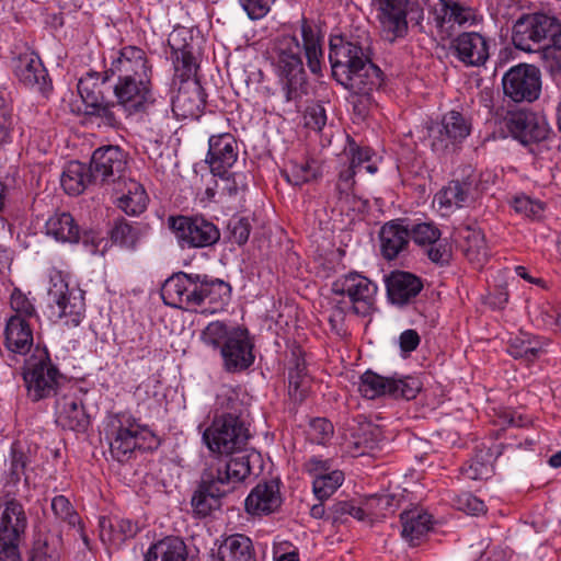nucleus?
I'll return each mask as SVG.
<instances>
[{
  "instance_id": "obj_1",
  "label": "nucleus",
  "mask_w": 561,
  "mask_h": 561,
  "mask_svg": "<svg viewBox=\"0 0 561 561\" xmlns=\"http://www.w3.org/2000/svg\"><path fill=\"white\" fill-rule=\"evenodd\" d=\"M302 46L296 35L283 34L273 41L271 59L286 102H300L308 94V76L302 60L313 75H320L323 61L322 38L306 19L300 21Z\"/></svg>"
},
{
  "instance_id": "obj_2",
  "label": "nucleus",
  "mask_w": 561,
  "mask_h": 561,
  "mask_svg": "<svg viewBox=\"0 0 561 561\" xmlns=\"http://www.w3.org/2000/svg\"><path fill=\"white\" fill-rule=\"evenodd\" d=\"M152 77V64L146 51L137 46H125L104 71L103 80L115 79L114 96L129 116L146 113L154 105Z\"/></svg>"
},
{
  "instance_id": "obj_3",
  "label": "nucleus",
  "mask_w": 561,
  "mask_h": 561,
  "mask_svg": "<svg viewBox=\"0 0 561 561\" xmlns=\"http://www.w3.org/2000/svg\"><path fill=\"white\" fill-rule=\"evenodd\" d=\"M329 60L332 76L337 83L359 96L355 108H366L370 93L378 90L383 81L382 71L370 59L368 48L357 42L330 44Z\"/></svg>"
},
{
  "instance_id": "obj_4",
  "label": "nucleus",
  "mask_w": 561,
  "mask_h": 561,
  "mask_svg": "<svg viewBox=\"0 0 561 561\" xmlns=\"http://www.w3.org/2000/svg\"><path fill=\"white\" fill-rule=\"evenodd\" d=\"M251 473L249 457L216 456L208 459L191 499L195 516L205 518L220 510L221 499L232 492Z\"/></svg>"
},
{
  "instance_id": "obj_5",
  "label": "nucleus",
  "mask_w": 561,
  "mask_h": 561,
  "mask_svg": "<svg viewBox=\"0 0 561 561\" xmlns=\"http://www.w3.org/2000/svg\"><path fill=\"white\" fill-rule=\"evenodd\" d=\"M201 340L208 347L219 351L227 373L243 371L254 363V345L245 328L211 321L201 332Z\"/></svg>"
},
{
  "instance_id": "obj_6",
  "label": "nucleus",
  "mask_w": 561,
  "mask_h": 561,
  "mask_svg": "<svg viewBox=\"0 0 561 561\" xmlns=\"http://www.w3.org/2000/svg\"><path fill=\"white\" fill-rule=\"evenodd\" d=\"M106 437L110 453L118 462L129 460L136 449L153 450L160 445L158 436L128 413H116L108 417Z\"/></svg>"
},
{
  "instance_id": "obj_7",
  "label": "nucleus",
  "mask_w": 561,
  "mask_h": 561,
  "mask_svg": "<svg viewBox=\"0 0 561 561\" xmlns=\"http://www.w3.org/2000/svg\"><path fill=\"white\" fill-rule=\"evenodd\" d=\"M512 41L527 53L561 48V22L545 13L523 14L513 26Z\"/></svg>"
},
{
  "instance_id": "obj_8",
  "label": "nucleus",
  "mask_w": 561,
  "mask_h": 561,
  "mask_svg": "<svg viewBox=\"0 0 561 561\" xmlns=\"http://www.w3.org/2000/svg\"><path fill=\"white\" fill-rule=\"evenodd\" d=\"M250 436L248 424L240 413L224 412L216 415L204 431L203 440L210 451L230 455L242 450Z\"/></svg>"
},
{
  "instance_id": "obj_9",
  "label": "nucleus",
  "mask_w": 561,
  "mask_h": 561,
  "mask_svg": "<svg viewBox=\"0 0 561 561\" xmlns=\"http://www.w3.org/2000/svg\"><path fill=\"white\" fill-rule=\"evenodd\" d=\"M22 376L27 397L34 402L57 394L64 378L57 366L53 364L48 352L39 348H36L25 360Z\"/></svg>"
},
{
  "instance_id": "obj_10",
  "label": "nucleus",
  "mask_w": 561,
  "mask_h": 561,
  "mask_svg": "<svg viewBox=\"0 0 561 561\" xmlns=\"http://www.w3.org/2000/svg\"><path fill=\"white\" fill-rule=\"evenodd\" d=\"M169 226L182 248H207L220 239L218 227L202 216L170 217Z\"/></svg>"
},
{
  "instance_id": "obj_11",
  "label": "nucleus",
  "mask_w": 561,
  "mask_h": 561,
  "mask_svg": "<svg viewBox=\"0 0 561 561\" xmlns=\"http://www.w3.org/2000/svg\"><path fill=\"white\" fill-rule=\"evenodd\" d=\"M335 295L347 296L350 309L362 317L375 310L377 285L356 272L337 278L332 285Z\"/></svg>"
},
{
  "instance_id": "obj_12",
  "label": "nucleus",
  "mask_w": 561,
  "mask_h": 561,
  "mask_svg": "<svg viewBox=\"0 0 561 561\" xmlns=\"http://www.w3.org/2000/svg\"><path fill=\"white\" fill-rule=\"evenodd\" d=\"M47 295L53 317L66 318V324L73 327L80 324L85 311L84 297L80 290L69 289L68 283L62 276L56 274L50 278Z\"/></svg>"
},
{
  "instance_id": "obj_13",
  "label": "nucleus",
  "mask_w": 561,
  "mask_h": 561,
  "mask_svg": "<svg viewBox=\"0 0 561 561\" xmlns=\"http://www.w3.org/2000/svg\"><path fill=\"white\" fill-rule=\"evenodd\" d=\"M470 121L460 112L450 111L439 123L428 127L431 148L438 154L453 152L470 135Z\"/></svg>"
},
{
  "instance_id": "obj_14",
  "label": "nucleus",
  "mask_w": 561,
  "mask_h": 561,
  "mask_svg": "<svg viewBox=\"0 0 561 561\" xmlns=\"http://www.w3.org/2000/svg\"><path fill=\"white\" fill-rule=\"evenodd\" d=\"M128 156L118 146H103L94 150L91 161V178L95 184L114 185L125 182Z\"/></svg>"
},
{
  "instance_id": "obj_15",
  "label": "nucleus",
  "mask_w": 561,
  "mask_h": 561,
  "mask_svg": "<svg viewBox=\"0 0 561 561\" xmlns=\"http://www.w3.org/2000/svg\"><path fill=\"white\" fill-rule=\"evenodd\" d=\"M201 275L178 272L162 285L161 298L167 306L185 311H197L201 288Z\"/></svg>"
},
{
  "instance_id": "obj_16",
  "label": "nucleus",
  "mask_w": 561,
  "mask_h": 561,
  "mask_svg": "<svg viewBox=\"0 0 561 561\" xmlns=\"http://www.w3.org/2000/svg\"><path fill=\"white\" fill-rule=\"evenodd\" d=\"M505 96L513 102L531 103L541 92V73L534 65L520 64L512 67L502 79Z\"/></svg>"
},
{
  "instance_id": "obj_17",
  "label": "nucleus",
  "mask_w": 561,
  "mask_h": 561,
  "mask_svg": "<svg viewBox=\"0 0 561 561\" xmlns=\"http://www.w3.org/2000/svg\"><path fill=\"white\" fill-rule=\"evenodd\" d=\"M408 231L410 240L424 250L431 262L440 266L449 264L451 248L433 221L410 224L408 219Z\"/></svg>"
},
{
  "instance_id": "obj_18",
  "label": "nucleus",
  "mask_w": 561,
  "mask_h": 561,
  "mask_svg": "<svg viewBox=\"0 0 561 561\" xmlns=\"http://www.w3.org/2000/svg\"><path fill=\"white\" fill-rule=\"evenodd\" d=\"M87 392L78 386H71L56 400L57 423L70 431L83 433L90 425V416L83 405Z\"/></svg>"
},
{
  "instance_id": "obj_19",
  "label": "nucleus",
  "mask_w": 561,
  "mask_h": 561,
  "mask_svg": "<svg viewBox=\"0 0 561 561\" xmlns=\"http://www.w3.org/2000/svg\"><path fill=\"white\" fill-rule=\"evenodd\" d=\"M371 150L360 147L353 138L347 137V144L340 156V171L335 185L339 199L347 201L353 194L357 170L371 159Z\"/></svg>"
},
{
  "instance_id": "obj_20",
  "label": "nucleus",
  "mask_w": 561,
  "mask_h": 561,
  "mask_svg": "<svg viewBox=\"0 0 561 561\" xmlns=\"http://www.w3.org/2000/svg\"><path fill=\"white\" fill-rule=\"evenodd\" d=\"M506 126L512 136L523 145L540 142L549 134V126L545 117L531 111L508 112Z\"/></svg>"
},
{
  "instance_id": "obj_21",
  "label": "nucleus",
  "mask_w": 561,
  "mask_h": 561,
  "mask_svg": "<svg viewBox=\"0 0 561 561\" xmlns=\"http://www.w3.org/2000/svg\"><path fill=\"white\" fill-rule=\"evenodd\" d=\"M385 285L389 302L400 308L414 304L424 287L421 277L405 271L386 275Z\"/></svg>"
},
{
  "instance_id": "obj_22",
  "label": "nucleus",
  "mask_w": 561,
  "mask_h": 561,
  "mask_svg": "<svg viewBox=\"0 0 561 561\" xmlns=\"http://www.w3.org/2000/svg\"><path fill=\"white\" fill-rule=\"evenodd\" d=\"M183 33L186 32L184 30L174 31L168 38L174 66L173 84L176 83V80H180L181 83H187L196 79L199 67L196 61L194 46L185 42V38L182 37Z\"/></svg>"
},
{
  "instance_id": "obj_23",
  "label": "nucleus",
  "mask_w": 561,
  "mask_h": 561,
  "mask_svg": "<svg viewBox=\"0 0 561 561\" xmlns=\"http://www.w3.org/2000/svg\"><path fill=\"white\" fill-rule=\"evenodd\" d=\"M28 518L24 506L15 499L7 501L0 512V543L23 545Z\"/></svg>"
},
{
  "instance_id": "obj_24",
  "label": "nucleus",
  "mask_w": 561,
  "mask_h": 561,
  "mask_svg": "<svg viewBox=\"0 0 561 561\" xmlns=\"http://www.w3.org/2000/svg\"><path fill=\"white\" fill-rule=\"evenodd\" d=\"M238 146L230 133L213 135L208 140L206 162L213 175L227 174L237 162Z\"/></svg>"
},
{
  "instance_id": "obj_25",
  "label": "nucleus",
  "mask_w": 561,
  "mask_h": 561,
  "mask_svg": "<svg viewBox=\"0 0 561 561\" xmlns=\"http://www.w3.org/2000/svg\"><path fill=\"white\" fill-rule=\"evenodd\" d=\"M379 10L382 32L388 41L403 37L408 32V10L410 0H375Z\"/></svg>"
},
{
  "instance_id": "obj_26",
  "label": "nucleus",
  "mask_w": 561,
  "mask_h": 561,
  "mask_svg": "<svg viewBox=\"0 0 561 561\" xmlns=\"http://www.w3.org/2000/svg\"><path fill=\"white\" fill-rule=\"evenodd\" d=\"M380 253L387 261H393L408 252L410 237L408 219L399 218L382 225L379 231Z\"/></svg>"
},
{
  "instance_id": "obj_27",
  "label": "nucleus",
  "mask_w": 561,
  "mask_h": 561,
  "mask_svg": "<svg viewBox=\"0 0 561 561\" xmlns=\"http://www.w3.org/2000/svg\"><path fill=\"white\" fill-rule=\"evenodd\" d=\"M206 104V93L197 79L181 83L178 94L172 99L173 113L183 119H197Z\"/></svg>"
},
{
  "instance_id": "obj_28",
  "label": "nucleus",
  "mask_w": 561,
  "mask_h": 561,
  "mask_svg": "<svg viewBox=\"0 0 561 561\" xmlns=\"http://www.w3.org/2000/svg\"><path fill=\"white\" fill-rule=\"evenodd\" d=\"M437 2L438 7L434 10L437 28H451L455 25L463 26L476 22V10L467 0H437Z\"/></svg>"
},
{
  "instance_id": "obj_29",
  "label": "nucleus",
  "mask_w": 561,
  "mask_h": 561,
  "mask_svg": "<svg viewBox=\"0 0 561 561\" xmlns=\"http://www.w3.org/2000/svg\"><path fill=\"white\" fill-rule=\"evenodd\" d=\"M198 309L203 312L215 313L225 309L231 299V286L229 283L208 276L201 275Z\"/></svg>"
},
{
  "instance_id": "obj_30",
  "label": "nucleus",
  "mask_w": 561,
  "mask_h": 561,
  "mask_svg": "<svg viewBox=\"0 0 561 561\" xmlns=\"http://www.w3.org/2000/svg\"><path fill=\"white\" fill-rule=\"evenodd\" d=\"M280 505L279 481L274 479L256 484L245 499V510L251 515H268Z\"/></svg>"
},
{
  "instance_id": "obj_31",
  "label": "nucleus",
  "mask_w": 561,
  "mask_h": 561,
  "mask_svg": "<svg viewBox=\"0 0 561 561\" xmlns=\"http://www.w3.org/2000/svg\"><path fill=\"white\" fill-rule=\"evenodd\" d=\"M14 72L25 87L43 93L50 88L48 72L41 58L34 53L21 55L16 60Z\"/></svg>"
},
{
  "instance_id": "obj_32",
  "label": "nucleus",
  "mask_w": 561,
  "mask_h": 561,
  "mask_svg": "<svg viewBox=\"0 0 561 561\" xmlns=\"http://www.w3.org/2000/svg\"><path fill=\"white\" fill-rule=\"evenodd\" d=\"M453 47L460 61L468 66H481L489 58V43L477 32L459 34L453 42Z\"/></svg>"
},
{
  "instance_id": "obj_33",
  "label": "nucleus",
  "mask_w": 561,
  "mask_h": 561,
  "mask_svg": "<svg viewBox=\"0 0 561 561\" xmlns=\"http://www.w3.org/2000/svg\"><path fill=\"white\" fill-rule=\"evenodd\" d=\"M33 342V330L25 318L14 314L8 319L3 344L10 353L26 355L31 351Z\"/></svg>"
},
{
  "instance_id": "obj_34",
  "label": "nucleus",
  "mask_w": 561,
  "mask_h": 561,
  "mask_svg": "<svg viewBox=\"0 0 561 561\" xmlns=\"http://www.w3.org/2000/svg\"><path fill=\"white\" fill-rule=\"evenodd\" d=\"M400 520L402 524L401 535L413 547L421 543L432 527V516L417 507L402 512Z\"/></svg>"
},
{
  "instance_id": "obj_35",
  "label": "nucleus",
  "mask_w": 561,
  "mask_h": 561,
  "mask_svg": "<svg viewBox=\"0 0 561 561\" xmlns=\"http://www.w3.org/2000/svg\"><path fill=\"white\" fill-rule=\"evenodd\" d=\"M459 244L465 256L481 266L488 259L489 251L481 229L467 226L458 231Z\"/></svg>"
},
{
  "instance_id": "obj_36",
  "label": "nucleus",
  "mask_w": 561,
  "mask_h": 561,
  "mask_svg": "<svg viewBox=\"0 0 561 561\" xmlns=\"http://www.w3.org/2000/svg\"><path fill=\"white\" fill-rule=\"evenodd\" d=\"M46 234L58 242L76 243L80 240V228L69 213H56L45 224Z\"/></svg>"
},
{
  "instance_id": "obj_37",
  "label": "nucleus",
  "mask_w": 561,
  "mask_h": 561,
  "mask_svg": "<svg viewBox=\"0 0 561 561\" xmlns=\"http://www.w3.org/2000/svg\"><path fill=\"white\" fill-rule=\"evenodd\" d=\"M218 554L221 561H257L251 539L242 534L227 537Z\"/></svg>"
},
{
  "instance_id": "obj_38",
  "label": "nucleus",
  "mask_w": 561,
  "mask_h": 561,
  "mask_svg": "<svg viewBox=\"0 0 561 561\" xmlns=\"http://www.w3.org/2000/svg\"><path fill=\"white\" fill-rule=\"evenodd\" d=\"M61 186L69 195L81 194L90 184H95L91 178L90 167L79 161H70L60 178Z\"/></svg>"
},
{
  "instance_id": "obj_39",
  "label": "nucleus",
  "mask_w": 561,
  "mask_h": 561,
  "mask_svg": "<svg viewBox=\"0 0 561 561\" xmlns=\"http://www.w3.org/2000/svg\"><path fill=\"white\" fill-rule=\"evenodd\" d=\"M186 558L184 541L178 537H165L150 546L144 561H186Z\"/></svg>"
},
{
  "instance_id": "obj_40",
  "label": "nucleus",
  "mask_w": 561,
  "mask_h": 561,
  "mask_svg": "<svg viewBox=\"0 0 561 561\" xmlns=\"http://www.w3.org/2000/svg\"><path fill=\"white\" fill-rule=\"evenodd\" d=\"M300 354V348L293 351V355L296 357L295 366L290 367L288 373V393L296 402H302L307 398L311 383L306 362Z\"/></svg>"
},
{
  "instance_id": "obj_41",
  "label": "nucleus",
  "mask_w": 561,
  "mask_h": 561,
  "mask_svg": "<svg viewBox=\"0 0 561 561\" xmlns=\"http://www.w3.org/2000/svg\"><path fill=\"white\" fill-rule=\"evenodd\" d=\"M125 185L126 193L118 198L117 207L126 215L138 216L146 210L149 197L139 182L128 180Z\"/></svg>"
},
{
  "instance_id": "obj_42",
  "label": "nucleus",
  "mask_w": 561,
  "mask_h": 561,
  "mask_svg": "<svg viewBox=\"0 0 561 561\" xmlns=\"http://www.w3.org/2000/svg\"><path fill=\"white\" fill-rule=\"evenodd\" d=\"M104 72L88 71L78 82V92L89 108L92 105H98L104 101L105 95L103 87L110 80H103Z\"/></svg>"
},
{
  "instance_id": "obj_43",
  "label": "nucleus",
  "mask_w": 561,
  "mask_h": 561,
  "mask_svg": "<svg viewBox=\"0 0 561 561\" xmlns=\"http://www.w3.org/2000/svg\"><path fill=\"white\" fill-rule=\"evenodd\" d=\"M473 180H455L440 191L439 203L445 207H463L472 198Z\"/></svg>"
},
{
  "instance_id": "obj_44",
  "label": "nucleus",
  "mask_w": 561,
  "mask_h": 561,
  "mask_svg": "<svg viewBox=\"0 0 561 561\" xmlns=\"http://www.w3.org/2000/svg\"><path fill=\"white\" fill-rule=\"evenodd\" d=\"M541 351L539 341L533 339L526 332H520L518 335L511 337L507 343V353L516 359L533 362Z\"/></svg>"
},
{
  "instance_id": "obj_45",
  "label": "nucleus",
  "mask_w": 561,
  "mask_h": 561,
  "mask_svg": "<svg viewBox=\"0 0 561 561\" xmlns=\"http://www.w3.org/2000/svg\"><path fill=\"white\" fill-rule=\"evenodd\" d=\"M101 537L104 539L105 533H108V540L114 542L125 541L133 538L139 531V526L127 518H113L101 520Z\"/></svg>"
},
{
  "instance_id": "obj_46",
  "label": "nucleus",
  "mask_w": 561,
  "mask_h": 561,
  "mask_svg": "<svg viewBox=\"0 0 561 561\" xmlns=\"http://www.w3.org/2000/svg\"><path fill=\"white\" fill-rule=\"evenodd\" d=\"M358 390L363 397L370 400L386 394L391 397V378L367 370L360 376Z\"/></svg>"
},
{
  "instance_id": "obj_47",
  "label": "nucleus",
  "mask_w": 561,
  "mask_h": 561,
  "mask_svg": "<svg viewBox=\"0 0 561 561\" xmlns=\"http://www.w3.org/2000/svg\"><path fill=\"white\" fill-rule=\"evenodd\" d=\"M344 474L340 470H332L324 476L313 479L312 489L316 497L323 502L328 500L343 483Z\"/></svg>"
},
{
  "instance_id": "obj_48",
  "label": "nucleus",
  "mask_w": 561,
  "mask_h": 561,
  "mask_svg": "<svg viewBox=\"0 0 561 561\" xmlns=\"http://www.w3.org/2000/svg\"><path fill=\"white\" fill-rule=\"evenodd\" d=\"M111 239L122 247L134 249L139 240V229L125 218H118L111 230Z\"/></svg>"
},
{
  "instance_id": "obj_49",
  "label": "nucleus",
  "mask_w": 561,
  "mask_h": 561,
  "mask_svg": "<svg viewBox=\"0 0 561 561\" xmlns=\"http://www.w3.org/2000/svg\"><path fill=\"white\" fill-rule=\"evenodd\" d=\"M350 516L363 522L366 518V511L354 501H339L329 508L328 519H331L332 524L345 523Z\"/></svg>"
},
{
  "instance_id": "obj_50",
  "label": "nucleus",
  "mask_w": 561,
  "mask_h": 561,
  "mask_svg": "<svg viewBox=\"0 0 561 561\" xmlns=\"http://www.w3.org/2000/svg\"><path fill=\"white\" fill-rule=\"evenodd\" d=\"M396 508L397 500L396 496L391 494L373 495L364 503L366 517H385L388 513H393Z\"/></svg>"
},
{
  "instance_id": "obj_51",
  "label": "nucleus",
  "mask_w": 561,
  "mask_h": 561,
  "mask_svg": "<svg viewBox=\"0 0 561 561\" xmlns=\"http://www.w3.org/2000/svg\"><path fill=\"white\" fill-rule=\"evenodd\" d=\"M422 389V382L417 377L405 376L403 378H391V397L394 399L412 400Z\"/></svg>"
},
{
  "instance_id": "obj_52",
  "label": "nucleus",
  "mask_w": 561,
  "mask_h": 561,
  "mask_svg": "<svg viewBox=\"0 0 561 561\" xmlns=\"http://www.w3.org/2000/svg\"><path fill=\"white\" fill-rule=\"evenodd\" d=\"M216 191L228 196H234L247 188L245 175L243 173H234L228 170L227 174L214 175Z\"/></svg>"
},
{
  "instance_id": "obj_53",
  "label": "nucleus",
  "mask_w": 561,
  "mask_h": 561,
  "mask_svg": "<svg viewBox=\"0 0 561 561\" xmlns=\"http://www.w3.org/2000/svg\"><path fill=\"white\" fill-rule=\"evenodd\" d=\"M91 111L88 113L91 115H95L100 117L104 125L117 128L121 125V119L117 116L115 110H122L118 105L117 100L115 99V102H107L105 99L104 101L100 102L98 105L90 106Z\"/></svg>"
},
{
  "instance_id": "obj_54",
  "label": "nucleus",
  "mask_w": 561,
  "mask_h": 561,
  "mask_svg": "<svg viewBox=\"0 0 561 561\" xmlns=\"http://www.w3.org/2000/svg\"><path fill=\"white\" fill-rule=\"evenodd\" d=\"M51 510L54 514L70 526L75 527L80 524V517L73 510L70 501L64 495H57L51 501Z\"/></svg>"
},
{
  "instance_id": "obj_55",
  "label": "nucleus",
  "mask_w": 561,
  "mask_h": 561,
  "mask_svg": "<svg viewBox=\"0 0 561 561\" xmlns=\"http://www.w3.org/2000/svg\"><path fill=\"white\" fill-rule=\"evenodd\" d=\"M27 456L23 451L20 443L15 442L11 446L9 474L12 482H19L24 473Z\"/></svg>"
},
{
  "instance_id": "obj_56",
  "label": "nucleus",
  "mask_w": 561,
  "mask_h": 561,
  "mask_svg": "<svg viewBox=\"0 0 561 561\" xmlns=\"http://www.w3.org/2000/svg\"><path fill=\"white\" fill-rule=\"evenodd\" d=\"M462 474L470 480H485L493 474V466L483 457L477 456L462 468Z\"/></svg>"
},
{
  "instance_id": "obj_57",
  "label": "nucleus",
  "mask_w": 561,
  "mask_h": 561,
  "mask_svg": "<svg viewBox=\"0 0 561 561\" xmlns=\"http://www.w3.org/2000/svg\"><path fill=\"white\" fill-rule=\"evenodd\" d=\"M332 423L324 417H316L309 424V437L313 443L325 444L333 435Z\"/></svg>"
},
{
  "instance_id": "obj_58",
  "label": "nucleus",
  "mask_w": 561,
  "mask_h": 561,
  "mask_svg": "<svg viewBox=\"0 0 561 561\" xmlns=\"http://www.w3.org/2000/svg\"><path fill=\"white\" fill-rule=\"evenodd\" d=\"M229 238L238 245L244 244L251 232V224L245 217H232L228 222Z\"/></svg>"
},
{
  "instance_id": "obj_59",
  "label": "nucleus",
  "mask_w": 561,
  "mask_h": 561,
  "mask_svg": "<svg viewBox=\"0 0 561 561\" xmlns=\"http://www.w3.org/2000/svg\"><path fill=\"white\" fill-rule=\"evenodd\" d=\"M305 126L320 131L327 124V112L322 104L314 103L309 105L304 115Z\"/></svg>"
},
{
  "instance_id": "obj_60",
  "label": "nucleus",
  "mask_w": 561,
  "mask_h": 561,
  "mask_svg": "<svg viewBox=\"0 0 561 561\" xmlns=\"http://www.w3.org/2000/svg\"><path fill=\"white\" fill-rule=\"evenodd\" d=\"M347 311H352V309H350L345 300L337 301V304L333 306L330 311L328 320L331 330L334 331L337 335H343L346 332L344 321Z\"/></svg>"
},
{
  "instance_id": "obj_61",
  "label": "nucleus",
  "mask_w": 561,
  "mask_h": 561,
  "mask_svg": "<svg viewBox=\"0 0 561 561\" xmlns=\"http://www.w3.org/2000/svg\"><path fill=\"white\" fill-rule=\"evenodd\" d=\"M455 506L462 512L478 515L485 510L483 501L471 493H461L454 500Z\"/></svg>"
},
{
  "instance_id": "obj_62",
  "label": "nucleus",
  "mask_w": 561,
  "mask_h": 561,
  "mask_svg": "<svg viewBox=\"0 0 561 561\" xmlns=\"http://www.w3.org/2000/svg\"><path fill=\"white\" fill-rule=\"evenodd\" d=\"M275 0H239L240 5L247 12L249 19L260 20L271 10Z\"/></svg>"
},
{
  "instance_id": "obj_63",
  "label": "nucleus",
  "mask_w": 561,
  "mask_h": 561,
  "mask_svg": "<svg viewBox=\"0 0 561 561\" xmlns=\"http://www.w3.org/2000/svg\"><path fill=\"white\" fill-rule=\"evenodd\" d=\"M512 205L516 213L523 214L527 217L538 216L542 210L541 205L531 201L528 196L515 197Z\"/></svg>"
},
{
  "instance_id": "obj_64",
  "label": "nucleus",
  "mask_w": 561,
  "mask_h": 561,
  "mask_svg": "<svg viewBox=\"0 0 561 561\" xmlns=\"http://www.w3.org/2000/svg\"><path fill=\"white\" fill-rule=\"evenodd\" d=\"M304 470L316 479L332 471L331 461L312 456L304 463Z\"/></svg>"
}]
</instances>
